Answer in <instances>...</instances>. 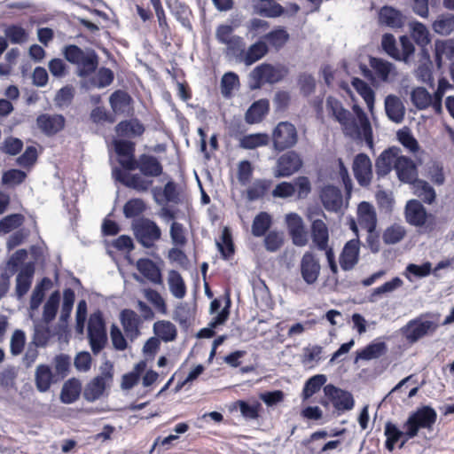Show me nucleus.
<instances>
[{
    "label": "nucleus",
    "mask_w": 454,
    "mask_h": 454,
    "mask_svg": "<svg viewBox=\"0 0 454 454\" xmlns=\"http://www.w3.org/2000/svg\"><path fill=\"white\" fill-rule=\"evenodd\" d=\"M114 147L121 168L113 169V177L124 186L138 192H147L153 179L163 174V165L152 154L142 153L136 158V143L129 139L114 140Z\"/></svg>",
    "instance_id": "1"
},
{
    "label": "nucleus",
    "mask_w": 454,
    "mask_h": 454,
    "mask_svg": "<svg viewBox=\"0 0 454 454\" xmlns=\"http://www.w3.org/2000/svg\"><path fill=\"white\" fill-rule=\"evenodd\" d=\"M215 39L225 45L224 55L229 60L241 63L247 43L245 39L234 34V27L228 24H220L215 28Z\"/></svg>",
    "instance_id": "2"
},
{
    "label": "nucleus",
    "mask_w": 454,
    "mask_h": 454,
    "mask_svg": "<svg viewBox=\"0 0 454 454\" xmlns=\"http://www.w3.org/2000/svg\"><path fill=\"white\" fill-rule=\"evenodd\" d=\"M406 222L414 227L420 228L424 233H431L437 228L436 216L428 213L419 200H410L404 207Z\"/></svg>",
    "instance_id": "3"
},
{
    "label": "nucleus",
    "mask_w": 454,
    "mask_h": 454,
    "mask_svg": "<svg viewBox=\"0 0 454 454\" xmlns=\"http://www.w3.org/2000/svg\"><path fill=\"white\" fill-rule=\"evenodd\" d=\"M288 68L283 65L273 66L270 63H262L249 74V87L252 90H259L265 83H278L288 74Z\"/></svg>",
    "instance_id": "4"
},
{
    "label": "nucleus",
    "mask_w": 454,
    "mask_h": 454,
    "mask_svg": "<svg viewBox=\"0 0 454 454\" xmlns=\"http://www.w3.org/2000/svg\"><path fill=\"white\" fill-rule=\"evenodd\" d=\"M63 55L68 62L78 66V74L81 77H85L94 73L98 66V57L94 51L85 53L75 44L65 46Z\"/></svg>",
    "instance_id": "5"
},
{
    "label": "nucleus",
    "mask_w": 454,
    "mask_h": 454,
    "mask_svg": "<svg viewBox=\"0 0 454 454\" xmlns=\"http://www.w3.org/2000/svg\"><path fill=\"white\" fill-rule=\"evenodd\" d=\"M437 419V413L434 408L428 405L418 408L411 412L403 427L406 429V434L414 438L419 429H432Z\"/></svg>",
    "instance_id": "6"
},
{
    "label": "nucleus",
    "mask_w": 454,
    "mask_h": 454,
    "mask_svg": "<svg viewBox=\"0 0 454 454\" xmlns=\"http://www.w3.org/2000/svg\"><path fill=\"white\" fill-rule=\"evenodd\" d=\"M131 229L137 241L145 248H152L161 239L160 226L152 219L140 217L134 220Z\"/></svg>",
    "instance_id": "7"
},
{
    "label": "nucleus",
    "mask_w": 454,
    "mask_h": 454,
    "mask_svg": "<svg viewBox=\"0 0 454 454\" xmlns=\"http://www.w3.org/2000/svg\"><path fill=\"white\" fill-rule=\"evenodd\" d=\"M325 108L328 116L338 121L347 135L359 134V128L355 118L338 98L328 96L325 101Z\"/></svg>",
    "instance_id": "8"
},
{
    "label": "nucleus",
    "mask_w": 454,
    "mask_h": 454,
    "mask_svg": "<svg viewBox=\"0 0 454 454\" xmlns=\"http://www.w3.org/2000/svg\"><path fill=\"white\" fill-rule=\"evenodd\" d=\"M312 191L311 183L308 176H300L294 182H281L272 191L274 198L286 199L296 195L298 200L306 199Z\"/></svg>",
    "instance_id": "9"
},
{
    "label": "nucleus",
    "mask_w": 454,
    "mask_h": 454,
    "mask_svg": "<svg viewBox=\"0 0 454 454\" xmlns=\"http://www.w3.org/2000/svg\"><path fill=\"white\" fill-rule=\"evenodd\" d=\"M271 139L274 149L284 152L295 146L298 142V132L293 123L280 121L274 128Z\"/></svg>",
    "instance_id": "10"
},
{
    "label": "nucleus",
    "mask_w": 454,
    "mask_h": 454,
    "mask_svg": "<svg viewBox=\"0 0 454 454\" xmlns=\"http://www.w3.org/2000/svg\"><path fill=\"white\" fill-rule=\"evenodd\" d=\"M303 165L301 155L295 151H288L280 155L273 168L276 178L289 177L297 173Z\"/></svg>",
    "instance_id": "11"
},
{
    "label": "nucleus",
    "mask_w": 454,
    "mask_h": 454,
    "mask_svg": "<svg viewBox=\"0 0 454 454\" xmlns=\"http://www.w3.org/2000/svg\"><path fill=\"white\" fill-rule=\"evenodd\" d=\"M438 325L433 321H423L420 318H415L409 321L402 328V332L408 342L414 343L424 336L434 333Z\"/></svg>",
    "instance_id": "12"
},
{
    "label": "nucleus",
    "mask_w": 454,
    "mask_h": 454,
    "mask_svg": "<svg viewBox=\"0 0 454 454\" xmlns=\"http://www.w3.org/2000/svg\"><path fill=\"white\" fill-rule=\"evenodd\" d=\"M324 392L338 412H344L353 409L355 401L350 392L332 384L325 386Z\"/></svg>",
    "instance_id": "13"
},
{
    "label": "nucleus",
    "mask_w": 454,
    "mask_h": 454,
    "mask_svg": "<svg viewBox=\"0 0 454 454\" xmlns=\"http://www.w3.org/2000/svg\"><path fill=\"white\" fill-rule=\"evenodd\" d=\"M352 169L360 186L370 185L372 180V164L367 154L364 153L356 154L353 160Z\"/></svg>",
    "instance_id": "14"
},
{
    "label": "nucleus",
    "mask_w": 454,
    "mask_h": 454,
    "mask_svg": "<svg viewBox=\"0 0 454 454\" xmlns=\"http://www.w3.org/2000/svg\"><path fill=\"white\" fill-rule=\"evenodd\" d=\"M286 223L293 243L297 247H304L308 243L307 231L301 215L289 213L286 215Z\"/></svg>",
    "instance_id": "15"
},
{
    "label": "nucleus",
    "mask_w": 454,
    "mask_h": 454,
    "mask_svg": "<svg viewBox=\"0 0 454 454\" xmlns=\"http://www.w3.org/2000/svg\"><path fill=\"white\" fill-rule=\"evenodd\" d=\"M321 266L317 256L309 251L304 253L300 263L301 275L308 285L315 284L319 277Z\"/></svg>",
    "instance_id": "16"
},
{
    "label": "nucleus",
    "mask_w": 454,
    "mask_h": 454,
    "mask_svg": "<svg viewBox=\"0 0 454 454\" xmlns=\"http://www.w3.org/2000/svg\"><path fill=\"white\" fill-rule=\"evenodd\" d=\"M66 124L62 114H41L36 118V126L47 137H53L60 132Z\"/></svg>",
    "instance_id": "17"
},
{
    "label": "nucleus",
    "mask_w": 454,
    "mask_h": 454,
    "mask_svg": "<svg viewBox=\"0 0 454 454\" xmlns=\"http://www.w3.org/2000/svg\"><path fill=\"white\" fill-rule=\"evenodd\" d=\"M401 153L400 148L396 146L389 147L384 150L375 161V170L378 178L384 177L394 168Z\"/></svg>",
    "instance_id": "18"
},
{
    "label": "nucleus",
    "mask_w": 454,
    "mask_h": 454,
    "mask_svg": "<svg viewBox=\"0 0 454 454\" xmlns=\"http://www.w3.org/2000/svg\"><path fill=\"white\" fill-rule=\"evenodd\" d=\"M360 241L358 239H353L348 241L340 254V268L348 271L354 269L359 261Z\"/></svg>",
    "instance_id": "19"
},
{
    "label": "nucleus",
    "mask_w": 454,
    "mask_h": 454,
    "mask_svg": "<svg viewBox=\"0 0 454 454\" xmlns=\"http://www.w3.org/2000/svg\"><path fill=\"white\" fill-rule=\"evenodd\" d=\"M384 434L386 436L385 448L388 451H393L399 442L400 443L398 447L400 449L403 448L406 442L410 439H412V436H408L406 434V429H404V431H401L397 426L391 421H387L385 424Z\"/></svg>",
    "instance_id": "20"
},
{
    "label": "nucleus",
    "mask_w": 454,
    "mask_h": 454,
    "mask_svg": "<svg viewBox=\"0 0 454 454\" xmlns=\"http://www.w3.org/2000/svg\"><path fill=\"white\" fill-rule=\"evenodd\" d=\"M394 169L398 179L404 184H411L418 178V168L415 162L409 157L399 155Z\"/></svg>",
    "instance_id": "21"
},
{
    "label": "nucleus",
    "mask_w": 454,
    "mask_h": 454,
    "mask_svg": "<svg viewBox=\"0 0 454 454\" xmlns=\"http://www.w3.org/2000/svg\"><path fill=\"white\" fill-rule=\"evenodd\" d=\"M320 199L327 211L338 212L341 209L343 198L341 191L334 185H325L320 192Z\"/></svg>",
    "instance_id": "22"
},
{
    "label": "nucleus",
    "mask_w": 454,
    "mask_h": 454,
    "mask_svg": "<svg viewBox=\"0 0 454 454\" xmlns=\"http://www.w3.org/2000/svg\"><path fill=\"white\" fill-rule=\"evenodd\" d=\"M121 324L126 336L133 340L140 334L139 327L142 323L140 317L130 309H124L120 314Z\"/></svg>",
    "instance_id": "23"
},
{
    "label": "nucleus",
    "mask_w": 454,
    "mask_h": 454,
    "mask_svg": "<svg viewBox=\"0 0 454 454\" xmlns=\"http://www.w3.org/2000/svg\"><path fill=\"white\" fill-rule=\"evenodd\" d=\"M113 374L111 372H105L101 375H98L92 379L86 386L83 395L84 398L89 402L98 400L106 390V380H111Z\"/></svg>",
    "instance_id": "24"
},
{
    "label": "nucleus",
    "mask_w": 454,
    "mask_h": 454,
    "mask_svg": "<svg viewBox=\"0 0 454 454\" xmlns=\"http://www.w3.org/2000/svg\"><path fill=\"white\" fill-rule=\"evenodd\" d=\"M357 221L359 225L367 231V232L374 231L377 225V215L373 206L363 201L357 207Z\"/></svg>",
    "instance_id": "25"
},
{
    "label": "nucleus",
    "mask_w": 454,
    "mask_h": 454,
    "mask_svg": "<svg viewBox=\"0 0 454 454\" xmlns=\"http://www.w3.org/2000/svg\"><path fill=\"white\" fill-rule=\"evenodd\" d=\"M145 131L144 124L137 118L121 121L115 126V132L119 137L135 138L141 137Z\"/></svg>",
    "instance_id": "26"
},
{
    "label": "nucleus",
    "mask_w": 454,
    "mask_h": 454,
    "mask_svg": "<svg viewBox=\"0 0 454 454\" xmlns=\"http://www.w3.org/2000/svg\"><path fill=\"white\" fill-rule=\"evenodd\" d=\"M268 52V44L263 39L260 38L252 43L247 49H245L243 57L241 59V64H244L247 67L252 66L265 57Z\"/></svg>",
    "instance_id": "27"
},
{
    "label": "nucleus",
    "mask_w": 454,
    "mask_h": 454,
    "mask_svg": "<svg viewBox=\"0 0 454 454\" xmlns=\"http://www.w3.org/2000/svg\"><path fill=\"white\" fill-rule=\"evenodd\" d=\"M35 270L34 262H29L23 265L18 273L16 278V294L19 298L23 297L29 291Z\"/></svg>",
    "instance_id": "28"
},
{
    "label": "nucleus",
    "mask_w": 454,
    "mask_h": 454,
    "mask_svg": "<svg viewBox=\"0 0 454 454\" xmlns=\"http://www.w3.org/2000/svg\"><path fill=\"white\" fill-rule=\"evenodd\" d=\"M270 112V101L267 98H262L254 101L245 114V121L247 124H256L263 121Z\"/></svg>",
    "instance_id": "29"
},
{
    "label": "nucleus",
    "mask_w": 454,
    "mask_h": 454,
    "mask_svg": "<svg viewBox=\"0 0 454 454\" xmlns=\"http://www.w3.org/2000/svg\"><path fill=\"white\" fill-rule=\"evenodd\" d=\"M57 381H59V380H57V376L48 364H42L36 367L35 372V383L36 389L39 392H47L51 388L52 383Z\"/></svg>",
    "instance_id": "30"
},
{
    "label": "nucleus",
    "mask_w": 454,
    "mask_h": 454,
    "mask_svg": "<svg viewBox=\"0 0 454 454\" xmlns=\"http://www.w3.org/2000/svg\"><path fill=\"white\" fill-rule=\"evenodd\" d=\"M405 17L397 9L385 5L379 12V22L391 28H401L404 25Z\"/></svg>",
    "instance_id": "31"
},
{
    "label": "nucleus",
    "mask_w": 454,
    "mask_h": 454,
    "mask_svg": "<svg viewBox=\"0 0 454 454\" xmlns=\"http://www.w3.org/2000/svg\"><path fill=\"white\" fill-rule=\"evenodd\" d=\"M310 235L317 249H325L329 244V229L322 219H315L310 225Z\"/></svg>",
    "instance_id": "32"
},
{
    "label": "nucleus",
    "mask_w": 454,
    "mask_h": 454,
    "mask_svg": "<svg viewBox=\"0 0 454 454\" xmlns=\"http://www.w3.org/2000/svg\"><path fill=\"white\" fill-rule=\"evenodd\" d=\"M410 184L411 185L412 193L422 202L431 205L435 201V190L427 181L416 178Z\"/></svg>",
    "instance_id": "33"
},
{
    "label": "nucleus",
    "mask_w": 454,
    "mask_h": 454,
    "mask_svg": "<svg viewBox=\"0 0 454 454\" xmlns=\"http://www.w3.org/2000/svg\"><path fill=\"white\" fill-rule=\"evenodd\" d=\"M131 96L125 90H117L109 98V103L115 114L127 113L132 105Z\"/></svg>",
    "instance_id": "34"
},
{
    "label": "nucleus",
    "mask_w": 454,
    "mask_h": 454,
    "mask_svg": "<svg viewBox=\"0 0 454 454\" xmlns=\"http://www.w3.org/2000/svg\"><path fill=\"white\" fill-rule=\"evenodd\" d=\"M387 351V347L384 341H372L364 348L357 350L356 353L355 362L358 360H372L380 358Z\"/></svg>",
    "instance_id": "35"
},
{
    "label": "nucleus",
    "mask_w": 454,
    "mask_h": 454,
    "mask_svg": "<svg viewBox=\"0 0 454 454\" xmlns=\"http://www.w3.org/2000/svg\"><path fill=\"white\" fill-rule=\"evenodd\" d=\"M160 192L167 202L173 204H179L182 202V188L177 183H176L172 179L168 180L162 189L159 187H155L153 189V193L155 198Z\"/></svg>",
    "instance_id": "36"
},
{
    "label": "nucleus",
    "mask_w": 454,
    "mask_h": 454,
    "mask_svg": "<svg viewBox=\"0 0 454 454\" xmlns=\"http://www.w3.org/2000/svg\"><path fill=\"white\" fill-rule=\"evenodd\" d=\"M138 271L153 284L162 283V275L160 268L151 259H139L137 262Z\"/></svg>",
    "instance_id": "37"
},
{
    "label": "nucleus",
    "mask_w": 454,
    "mask_h": 454,
    "mask_svg": "<svg viewBox=\"0 0 454 454\" xmlns=\"http://www.w3.org/2000/svg\"><path fill=\"white\" fill-rule=\"evenodd\" d=\"M385 110L387 117L395 123H400L404 118L405 109L400 98L388 95L385 99Z\"/></svg>",
    "instance_id": "38"
},
{
    "label": "nucleus",
    "mask_w": 454,
    "mask_h": 454,
    "mask_svg": "<svg viewBox=\"0 0 454 454\" xmlns=\"http://www.w3.org/2000/svg\"><path fill=\"white\" fill-rule=\"evenodd\" d=\"M261 38L266 42L268 46L279 51L287 43L290 35L284 27H278Z\"/></svg>",
    "instance_id": "39"
},
{
    "label": "nucleus",
    "mask_w": 454,
    "mask_h": 454,
    "mask_svg": "<svg viewBox=\"0 0 454 454\" xmlns=\"http://www.w3.org/2000/svg\"><path fill=\"white\" fill-rule=\"evenodd\" d=\"M82 392V384L76 378L67 380L60 392V400L63 403L69 404L77 401Z\"/></svg>",
    "instance_id": "40"
},
{
    "label": "nucleus",
    "mask_w": 454,
    "mask_h": 454,
    "mask_svg": "<svg viewBox=\"0 0 454 454\" xmlns=\"http://www.w3.org/2000/svg\"><path fill=\"white\" fill-rule=\"evenodd\" d=\"M168 285L171 294L176 299H183L187 294V287L182 275L176 270L168 271Z\"/></svg>",
    "instance_id": "41"
},
{
    "label": "nucleus",
    "mask_w": 454,
    "mask_h": 454,
    "mask_svg": "<svg viewBox=\"0 0 454 454\" xmlns=\"http://www.w3.org/2000/svg\"><path fill=\"white\" fill-rule=\"evenodd\" d=\"M216 247L224 260H230L235 254V246L232 235L228 227H224L222 231L220 240L216 241Z\"/></svg>",
    "instance_id": "42"
},
{
    "label": "nucleus",
    "mask_w": 454,
    "mask_h": 454,
    "mask_svg": "<svg viewBox=\"0 0 454 454\" xmlns=\"http://www.w3.org/2000/svg\"><path fill=\"white\" fill-rule=\"evenodd\" d=\"M254 5L258 14L267 18H278L285 13V8L273 0H258Z\"/></svg>",
    "instance_id": "43"
},
{
    "label": "nucleus",
    "mask_w": 454,
    "mask_h": 454,
    "mask_svg": "<svg viewBox=\"0 0 454 454\" xmlns=\"http://www.w3.org/2000/svg\"><path fill=\"white\" fill-rule=\"evenodd\" d=\"M272 181L270 179H255L247 189V199L254 201L263 198L270 189Z\"/></svg>",
    "instance_id": "44"
},
{
    "label": "nucleus",
    "mask_w": 454,
    "mask_h": 454,
    "mask_svg": "<svg viewBox=\"0 0 454 454\" xmlns=\"http://www.w3.org/2000/svg\"><path fill=\"white\" fill-rule=\"evenodd\" d=\"M146 361L141 360L134 366V369L122 376L121 387L124 390L131 389L135 387L146 369Z\"/></svg>",
    "instance_id": "45"
},
{
    "label": "nucleus",
    "mask_w": 454,
    "mask_h": 454,
    "mask_svg": "<svg viewBox=\"0 0 454 454\" xmlns=\"http://www.w3.org/2000/svg\"><path fill=\"white\" fill-rule=\"evenodd\" d=\"M153 332L158 339L165 342L172 341L176 339L177 332L174 324L167 320H159L153 325Z\"/></svg>",
    "instance_id": "46"
},
{
    "label": "nucleus",
    "mask_w": 454,
    "mask_h": 454,
    "mask_svg": "<svg viewBox=\"0 0 454 454\" xmlns=\"http://www.w3.org/2000/svg\"><path fill=\"white\" fill-rule=\"evenodd\" d=\"M352 86L357 93L363 98L368 109L372 112L374 106L375 93L369 84L360 78L352 80Z\"/></svg>",
    "instance_id": "47"
},
{
    "label": "nucleus",
    "mask_w": 454,
    "mask_h": 454,
    "mask_svg": "<svg viewBox=\"0 0 454 454\" xmlns=\"http://www.w3.org/2000/svg\"><path fill=\"white\" fill-rule=\"evenodd\" d=\"M272 219L267 212H260L255 215L252 223V234L254 237H262L270 230Z\"/></svg>",
    "instance_id": "48"
},
{
    "label": "nucleus",
    "mask_w": 454,
    "mask_h": 454,
    "mask_svg": "<svg viewBox=\"0 0 454 454\" xmlns=\"http://www.w3.org/2000/svg\"><path fill=\"white\" fill-rule=\"evenodd\" d=\"M270 142V137L266 133H254L244 136L239 141V146L243 149L252 150L265 146Z\"/></svg>",
    "instance_id": "49"
},
{
    "label": "nucleus",
    "mask_w": 454,
    "mask_h": 454,
    "mask_svg": "<svg viewBox=\"0 0 454 454\" xmlns=\"http://www.w3.org/2000/svg\"><path fill=\"white\" fill-rule=\"evenodd\" d=\"M233 406L235 409L239 408L241 415L247 419H257L262 411V404L258 401L249 403L244 400H238Z\"/></svg>",
    "instance_id": "50"
},
{
    "label": "nucleus",
    "mask_w": 454,
    "mask_h": 454,
    "mask_svg": "<svg viewBox=\"0 0 454 454\" xmlns=\"http://www.w3.org/2000/svg\"><path fill=\"white\" fill-rule=\"evenodd\" d=\"M433 29L436 34L447 35L454 31V14H441L434 21Z\"/></svg>",
    "instance_id": "51"
},
{
    "label": "nucleus",
    "mask_w": 454,
    "mask_h": 454,
    "mask_svg": "<svg viewBox=\"0 0 454 454\" xmlns=\"http://www.w3.org/2000/svg\"><path fill=\"white\" fill-rule=\"evenodd\" d=\"M435 60L439 67L443 60L454 61V40H447L436 44Z\"/></svg>",
    "instance_id": "52"
},
{
    "label": "nucleus",
    "mask_w": 454,
    "mask_h": 454,
    "mask_svg": "<svg viewBox=\"0 0 454 454\" xmlns=\"http://www.w3.org/2000/svg\"><path fill=\"white\" fill-rule=\"evenodd\" d=\"M326 382V376L324 374H317L309 378L304 384L302 389V399L308 400L314 394L317 393Z\"/></svg>",
    "instance_id": "53"
},
{
    "label": "nucleus",
    "mask_w": 454,
    "mask_h": 454,
    "mask_svg": "<svg viewBox=\"0 0 454 454\" xmlns=\"http://www.w3.org/2000/svg\"><path fill=\"white\" fill-rule=\"evenodd\" d=\"M369 63L376 75L383 82L388 80L389 74L394 70L393 64L380 58L372 57Z\"/></svg>",
    "instance_id": "54"
},
{
    "label": "nucleus",
    "mask_w": 454,
    "mask_h": 454,
    "mask_svg": "<svg viewBox=\"0 0 454 454\" xmlns=\"http://www.w3.org/2000/svg\"><path fill=\"white\" fill-rule=\"evenodd\" d=\"M403 284V281L399 277L393 278L390 281H387L379 287L372 290L369 296L371 302H375L379 297L385 294L392 293L395 290L400 288Z\"/></svg>",
    "instance_id": "55"
},
{
    "label": "nucleus",
    "mask_w": 454,
    "mask_h": 454,
    "mask_svg": "<svg viewBox=\"0 0 454 454\" xmlns=\"http://www.w3.org/2000/svg\"><path fill=\"white\" fill-rule=\"evenodd\" d=\"M59 292L55 291L45 302L43 311V319L45 324L51 323L55 318L59 305Z\"/></svg>",
    "instance_id": "56"
},
{
    "label": "nucleus",
    "mask_w": 454,
    "mask_h": 454,
    "mask_svg": "<svg viewBox=\"0 0 454 454\" xmlns=\"http://www.w3.org/2000/svg\"><path fill=\"white\" fill-rule=\"evenodd\" d=\"M146 210V204L140 198L129 200L123 206V215L126 218H136Z\"/></svg>",
    "instance_id": "57"
},
{
    "label": "nucleus",
    "mask_w": 454,
    "mask_h": 454,
    "mask_svg": "<svg viewBox=\"0 0 454 454\" xmlns=\"http://www.w3.org/2000/svg\"><path fill=\"white\" fill-rule=\"evenodd\" d=\"M5 37L14 44H22L28 39V33L20 25L12 24L4 29Z\"/></svg>",
    "instance_id": "58"
},
{
    "label": "nucleus",
    "mask_w": 454,
    "mask_h": 454,
    "mask_svg": "<svg viewBox=\"0 0 454 454\" xmlns=\"http://www.w3.org/2000/svg\"><path fill=\"white\" fill-rule=\"evenodd\" d=\"M239 86V78L236 73L227 72L223 75L221 79V92L224 98H230L233 94L234 89Z\"/></svg>",
    "instance_id": "59"
},
{
    "label": "nucleus",
    "mask_w": 454,
    "mask_h": 454,
    "mask_svg": "<svg viewBox=\"0 0 454 454\" xmlns=\"http://www.w3.org/2000/svg\"><path fill=\"white\" fill-rule=\"evenodd\" d=\"M405 235V228L400 224L394 223L384 231L382 239L385 244L393 245L400 242Z\"/></svg>",
    "instance_id": "60"
},
{
    "label": "nucleus",
    "mask_w": 454,
    "mask_h": 454,
    "mask_svg": "<svg viewBox=\"0 0 454 454\" xmlns=\"http://www.w3.org/2000/svg\"><path fill=\"white\" fill-rule=\"evenodd\" d=\"M412 104L419 110L427 109L432 103V95L423 87L415 88L411 94Z\"/></svg>",
    "instance_id": "61"
},
{
    "label": "nucleus",
    "mask_w": 454,
    "mask_h": 454,
    "mask_svg": "<svg viewBox=\"0 0 454 454\" xmlns=\"http://www.w3.org/2000/svg\"><path fill=\"white\" fill-rule=\"evenodd\" d=\"M25 221L23 215L11 214L0 220V234H7L12 231L20 228Z\"/></svg>",
    "instance_id": "62"
},
{
    "label": "nucleus",
    "mask_w": 454,
    "mask_h": 454,
    "mask_svg": "<svg viewBox=\"0 0 454 454\" xmlns=\"http://www.w3.org/2000/svg\"><path fill=\"white\" fill-rule=\"evenodd\" d=\"M54 373L57 380H64L69 373L71 366V358L68 355L59 354L53 358Z\"/></svg>",
    "instance_id": "63"
},
{
    "label": "nucleus",
    "mask_w": 454,
    "mask_h": 454,
    "mask_svg": "<svg viewBox=\"0 0 454 454\" xmlns=\"http://www.w3.org/2000/svg\"><path fill=\"white\" fill-rule=\"evenodd\" d=\"M52 337L51 328L46 325H37L35 327V331L30 343L43 348L46 347Z\"/></svg>",
    "instance_id": "64"
}]
</instances>
